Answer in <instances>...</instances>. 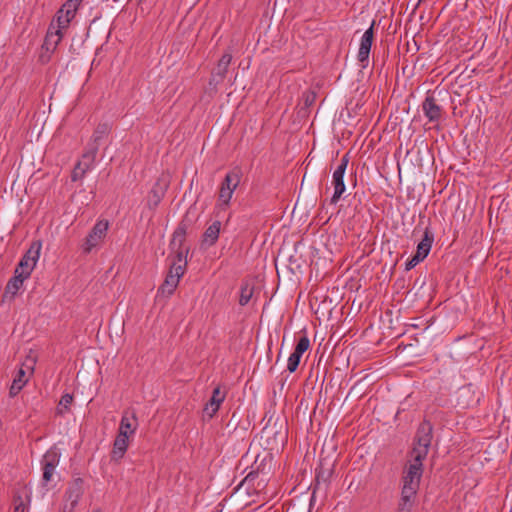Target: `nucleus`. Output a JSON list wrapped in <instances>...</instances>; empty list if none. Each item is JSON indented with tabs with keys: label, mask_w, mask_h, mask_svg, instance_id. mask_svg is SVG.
<instances>
[{
	"label": "nucleus",
	"mask_w": 512,
	"mask_h": 512,
	"mask_svg": "<svg viewBox=\"0 0 512 512\" xmlns=\"http://www.w3.org/2000/svg\"><path fill=\"white\" fill-rule=\"evenodd\" d=\"M29 279L28 276L14 271V276L8 281L5 291L6 294H10L11 296H15L17 292L22 288L24 282Z\"/></svg>",
	"instance_id": "nucleus-17"
},
{
	"label": "nucleus",
	"mask_w": 512,
	"mask_h": 512,
	"mask_svg": "<svg viewBox=\"0 0 512 512\" xmlns=\"http://www.w3.org/2000/svg\"><path fill=\"white\" fill-rule=\"evenodd\" d=\"M72 401H73V397L71 394H64L60 401H59V404H58V407H57V412L59 414H65L69 411L70 409V406L72 404Z\"/></svg>",
	"instance_id": "nucleus-23"
},
{
	"label": "nucleus",
	"mask_w": 512,
	"mask_h": 512,
	"mask_svg": "<svg viewBox=\"0 0 512 512\" xmlns=\"http://www.w3.org/2000/svg\"><path fill=\"white\" fill-rule=\"evenodd\" d=\"M433 241H434V235H433L432 231L430 229L426 228L424 231L423 239L417 245V250H416L415 255H417L418 259L424 260L428 256V254L431 250Z\"/></svg>",
	"instance_id": "nucleus-13"
},
{
	"label": "nucleus",
	"mask_w": 512,
	"mask_h": 512,
	"mask_svg": "<svg viewBox=\"0 0 512 512\" xmlns=\"http://www.w3.org/2000/svg\"><path fill=\"white\" fill-rule=\"evenodd\" d=\"M302 355L301 354H297V352L294 350V352L289 356L288 358V362H287V369L289 372H294L296 371L299 363H300V359H301Z\"/></svg>",
	"instance_id": "nucleus-24"
},
{
	"label": "nucleus",
	"mask_w": 512,
	"mask_h": 512,
	"mask_svg": "<svg viewBox=\"0 0 512 512\" xmlns=\"http://www.w3.org/2000/svg\"><path fill=\"white\" fill-rule=\"evenodd\" d=\"M416 493H417L416 489L403 486L401 499L399 502V510L401 512H411Z\"/></svg>",
	"instance_id": "nucleus-16"
},
{
	"label": "nucleus",
	"mask_w": 512,
	"mask_h": 512,
	"mask_svg": "<svg viewBox=\"0 0 512 512\" xmlns=\"http://www.w3.org/2000/svg\"><path fill=\"white\" fill-rule=\"evenodd\" d=\"M35 363V356L32 354L28 355L12 381L9 391L11 397L16 396L26 385L29 377L32 375L34 371Z\"/></svg>",
	"instance_id": "nucleus-6"
},
{
	"label": "nucleus",
	"mask_w": 512,
	"mask_h": 512,
	"mask_svg": "<svg viewBox=\"0 0 512 512\" xmlns=\"http://www.w3.org/2000/svg\"><path fill=\"white\" fill-rule=\"evenodd\" d=\"M241 177L237 171H231L226 174L223 182L220 185L218 198L214 207L216 217L221 218L222 215L228 210L234 191L240 183Z\"/></svg>",
	"instance_id": "nucleus-3"
},
{
	"label": "nucleus",
	"mask_w": 512,
	"mask_h": 512,
	"mask_svg": "<svg viewBox=\"0 0 512 512\" xmlns=\"http://www.w3.org/2000/svg\"><path fill=\"white\" fill-rule=\"evenodd\" d=\"M129 439L127 437L118 435L116 436V439L114 441L113 445V451H112V458L115 460L121 459L125 452L127 451V448L129 446Z\"/></svg>",
	"instance_id": "nucleus-19"
},
{
	"label": "nucleus",
	"mask_w": 512,
	"mask_h": 512,
	"mask_svg": "<svg viewBox=\"0 0 512 512\" xmlns=\"http://www.w3.org/2000/svg\"><path fill=\"white\" fill-rule=\"evenodd\" d=\"M137 426L138 422L135 414L124 413L120 421L118 435L131 438L134 436Z\"/></svg>",
	"instance_id": "nucleus-11"
},
{
	"label": "nucleus",
	"mask_w": 512,
	"mask_h": 512,
	"mask_svg": "<svg viewBox=\"0 0 512 512\" xmlns=\"http://www.w3.org/2000/svg\"><path fill=\"white\" fill-rule=\"evenodd\" d=\"M252 295H253V287L248 283L243 284L241 286L239 303L241 305H246L250 301Z\"/></svg>",
	"instance_id": "nucleus-22"
},
{
	"label": "nucleus",
	"mask_w": 512,
	"mask_h": 512,
	"mask_svg": "<svg viewBox=\"0 0 512 512\" xmlns=\"http://www.w3.org/2000/svg\"><path fill=\"white\" fill-rule=\"evenodd\" d=\"M423 112L430 121H436L441 116V108L437 105L435 98L432 95H427L423 105Z\"/></svg>",
	"instance_id": "nucleus-14"
},
{
	"label": "nucleus",
	"mask_w": 512,
	"mask_h": 512,
	"mask_svg": "<svg viewBox=\"0 0 512 512\" xmlns=\"http://www.w3.org/2000/svg\"><path fill=\"white\" fill-rule=\"evenodd\" d=\"M225 399V393L219 387L213 390V394L209 402L205 405L203 413L208 418H212L219 410Z\"/></svg>",
	"instance_id": "nucleus-12"
},
{
	"label": "nucleus",
	"mask_w": 512,
	"mask_h": 512,
	"mask_svg": "<svg viewBox=\"0 0 512 512\" xmlns=\"http://www.w3.org/2000/svg\"><path fill=\"white\" fill-rule=\"evenodd\" d=\"M54 472H55L54 467L50 468L48 466H43L42 482L44 485H47L52 480Z\"/></svg>",
	"instance_id": "nucleus-27"
},
{
	"label": "nucleus",
	"mask_w": 512,
	"mask_h": 512,
	"mask_svg": "<svg viewBox=\"0 0 512 512\" xmlns=\"http://www.w3.org/2000/svg\"><path fill=\"white\" fill-rule=\"evenodd\" d=\"M83 0H67L57 11L47 32L44 48L53 52L64 36Z\"/></svg>",
	"instance_id": "nucleus-2"
},
{
	"label": "nucleus",
	"mask_w": 512,
	"mask_h": 512,
	"mask_svg": "<svg viewBox=\"0 0 512 512\" xmlns=\"http://www.w3.org/2000/svg\"><path fill=\"white\" fill-rule=\"evenodd\" d=\"M92 512H100V511H99V510H94V511H92Z\"/></svg>",
	"instance_id": "nucleus-31"
},
{
	"label": "nucleus",
	"mask_w": 512,
	"mask_h": 512,
	"mask_svg": "<svg viewBox=\"0 0 512 512\" xmlns=\"http://www.w3.org/2000/svg\"><path fill=\"white\" fill-rule=\"evenodd\" d=\"M373 24L364 32L361 37L360 46L357 54V58L359 62H361L362 67L365 68L368 63V58L373 42Z\"/></svg>",
	"instance_id": "nucleus-10"
},
{
	"label": "nucleus",
	"mask_w": 512,
	"mask_h": 512,
	"mask_svg": "<svg viewBox=\"0 0 512 512\" xmlns=\"http://www.w3.org/2000/svg\"><path fill=\"white\" fill-rule=\"evenodd\" d=\"M310 347V340L307 336H302L295 347L297 354L303 355Z\"/></svg>",
	"instance_id": "nucleus-25"
},
{
	"label": "nucleus",
	"mask_w": 512,
	"mask_h": 512,
	"mask_svg": "<svg viewBox=\"0 0 512 512\" xmlns=\"http://www.w3.org/2000/svg\"><path fill=\"white\" fill-rule=\"evenodd\" d=\"M60 456H61V454H60V451L58 448H56V447L50 448L43 456L42 466L56 468L57 465L59 464Z\"/></svg>",
	"instance_id": "nucleus-21"
},
{
	"label": "nucleus",
	"mask_w": 512,
	"mask_h": 512,
	"mask_svg": "<svg viewBox=\"0 0 512 512\" xmlns=\"http://www.w3.org/2000/svg\"><path fill=\"white\" fill-rule=\"evenodd\" d=\"M179 284V280L169 274L166 276L164 283L158 289V294L161 296L169 297L173 294Z\"/></svg>",
	"instance_id": "nucleus-20"
},
{
	"label": "nucleus",
	"mask_w": 512,
	"mask_h": 512,
	"mask_svg": "<svg viewBox=\"0 0 512 512\" xmlns=\"http://www.w3.org/2000/svg\"><path fill=\"white\" fill-rule=\"evenodd\" d=\"M83 494L82 481L77 479L67 489L63 512H73Z\"/></svg>",
	"instance_id": "nucleus-9"
},
{
	"label": "nucleus",
	"mask_w": 512,
	"mask_h": 512,
	"mask_svg": "<svg viewBox=\"0 0 512 512\" xmlns=\"http://www.w3.org/2000/svg\"><path fill=\"white\" fill-rule=\"evenodd\" d=\"M14 512H27V505L21 497L15 499Z\"/></svg>",
	"instance_id": "nucleus-28"
},
{
	"label": "nucleus",
	"mask_w": 512,
	"mask_h": 512,
	"mask_svg": "<svg viewBox=\"0 0 512 512\" xmlns=\"http://www.w3.org/2000/svg\"><path fill=\"white\" fill-rule=\"evenodd\" d=\"M41 249L42 243L40 241L32 242L29 249L21 258L15 270L30 278L33 270L35 269L39 261Z\"/></svg>",
	"instance_id": "nucleus-7"
},
{
	"label": "nucleus",
	"mask_w": 512,
	"mask_h": 512,
	"mask_svg": "<svg viewBox=\"0 0 512 512\" xmlns=\"http://www.w3.org/2000/svg\"><path fill=\"white\" fill-rule=\"evenodd\" d=\"M221 231V222L219 220L214 221L205 230L202 237V245L206 247L213 246L218 240Z\"/></svg>",
	"instance_id": "nucleus-15"
},
{
	"label": "nucleus",
	"mask_w": 512,
	"mask_h": 512,
	"mask_svg": "<svg viewBox=\"0 0 512 512\" xmlns=\"http://www.w3.org/2000/svg\"><path fill=\"white\" fill-rule=\"evenodd\" d=\"M108 228L109 222L107 220H98L84 239L82 243V250L85 253H90L94 249L100 247L106 238Z\"/></svg>",
	"instance_id": "nucleus-5"
},
{
	"label": "nucleus",
	"mask_w": 512,
	"mask_h": 512,
	"mask_svg": "<svg viewBox=\"0 0 512 512\" xmlns=\"http://www.w3.org/2000/svg\"><path fill=\"white\" fill-rule=\"evenodd\" d=\"M231 55L230 54H224L222 56V58L219 60V63H218V70H219V74L221 77H223L228 65L230 64L231 62Z\"/></svg>",
	"instance_id": "nucleus-26"
},
{
	"label": "nucleus",
	"mask_w": 512,
	"mask_h": 512,
	"mask_svg": "<svg viewBox=\"0 0 512 512\" xmlns=\"http://www.w3.org/2000/svg\"><path fill=\"white\" fill-rule=\"evenodd\" d=\"M183 240L184 231L182 229L176 230L173 234L171 245L173 249H175L178 246V250L176 252V258L173 261L168 274L170 276H174L179 281L181 277L184 275L187 266L186 256L188 253V249L181 247Z\"/></svg>",
	"instance_id": "nucleus-4"
},
{
	"label": "nucleus",
	"mask_w": 512,
	"mask_h": 512,
	"mask_svg": "<svg viewBox=\"0 0 512 512\" xmlns=\"http://www.w3.org/2000/svg\"><path fill=\"white\" fill-rule=\"evenodd\" d=\"M423 261L422 259H418L417 258V255H414L406 264V268L409 270V269H412L413 267H415L419 262Z\"/></svg>",
	"instance_id": "nucleus-29"
},
{
	"label": "nucleus",
	"mask_w": 512,
	"mask_h": 512,
	"mask_svg": "<svg viewBox=\"0 0 512 512\" xmlns=\"http://www.w3.org/2000/svg\"><path fill=\"white\" fill-rule=\"evenodd\" d=\"M430 442V427L422 426L418 431L416 443L411 452V460L404 476V487L418 490L422 476V460L427 455Z\"/></svg>",
	"instance_id": "nucleus-1"
},
{
	"label": "nucleus",
	"mask_w": 512,
	"mask_h": 512,
	"mask_svg": "<svg viewBox=\"0 0 512 512\" xmlns=\"http://www.w3.org/2000/svg\"><path fill=\"white\" fill-rule=\"evenodd\" d=\"M348 165V159L344 156L338 167L335 169L332 175V186L334 189L333 195L331 197V203L336 204L344 192L346 191V186L344 183V174Z\"/></svg>",
	"instance_id": "nucleus-8"
},
{
	"label": "nucleus",
	"mask_w": 512,
	"mask_h": 512,
	"mask_svg": "<svg viewBox=\"0 0 512 512\" xmlns=\"http://www.w3.org/2000/svg\"><path fill=\"white\" fill-rule=\"evenodd\" d=\"M93 154H85L83 159L76 165L72 172V180L77 181L81 179L87 171L90 170L93 161Z\"/></svg>",
	"instance_id": "nucleus-18"
},
{
	"label": "nucleus",
	"mask_w": 512,
	"mask_h": 512,
	"mask_svg": "<svg viewBox=\"0 0 512 512\" xmlns=\"http://www.w3.org/2000/svg\"><path fill=\"white\" fill-rule=\"evenodd\" d=\"M160 199H161V195L154 194L153 204L157 205L159 203Z\"/></svg>",
	"instance_id": "nucleus-30"
}]
</instances>
